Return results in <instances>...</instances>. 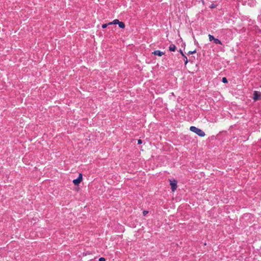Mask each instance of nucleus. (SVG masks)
Returning <instances> with one entry per match:
<instances>
[{
  "instance_id": "nucleus-1",
  "label": "nucleus",
  "mask_w": 261,
  "mask_h": 261,
  "mask_svg": "<svg viewBox=\"0 0 261 261\" xmlns=\"http://www.w3.org/2000/svg\"><path fill=\"white\" fill-rule=\"evenodd\" d=\"M190 130L191 132L195 133V134H196L200 137H204L205 135L203 131H202L201 129H200L198 128H197L195 126H191L190 128Z\"/></svg>"
},
{
  "instance_id": "nucleus-2",
  "label": "nucleus",
  "mask_w": 261,
  "mask_h": 261,
  "mask_svg": "<svg viewBox=\"0 0 261 261\" xmlns=\"http://www.w3.org/2000/svg\"><path fill=\"white\" fill-rule=\"evenodd\" d=\"M169 181L170 185L171 187V190L172 192H174L177 188V181L175 179H170Z\"/></svg>"
},
{
  "instance_id": "nucleus-3",
  "label": "nucleus",
  "mask_w": 261,
  "mask_h": 261,
  "mask_svg": "<svg viewBox=\"0 0 261 261\" xmlns=\"http://www.w3.org/2000/svg\"><path fill=\"white\" fill-rule=\"evenodd\" d=\"M253 99L254 101H257V100L261 99V93L258 91H255L253 92Z\"/></svg>"
},
{
  "instance_id": "nucleus-4",
  "label": "nucleus",
  "mask_w": 261,
  "mask_h": 261,
  "mask_svg": "<svg viewBox=\"0 0 261 261\" xmlns=\"http://www.w3.org/2000/svg\"><path fill=\"white\" fill-rule=\"evenodd\" d=\"M82 179H83L82 174L80 173L78 178H77L76 179H74L73 180V183L74 184V185L77 186L82 181Z\"/></svg>"
},
{
  "instance_id": "nucleus-5",
  "label": "nucleus",
  "mask_w": 261,
  "mask_h": 261,
  "mask_svg": "<svg viewBox=\"0 0 261 261\" xmlns=\"http://www.w3.org/2000/svg\"><path fill=\"white\" fill-rule=\"evenodd\" d=\"M152 54L155 55V56H162V55H164L165 54V53L163 52V51H161V50H154Z\"/></svg>"
},
{
  "instance_id": "nucleus-6",
  "label": "nucleus",
  "mask_w": 261,
  "mask_h": 261,
  "mask_svg": "<svg viewBox=\"0 0 261 261\" xmlns=\"http://www.w3.org/2000/svg\"><path fill=\"white\" fill-rule=\"evenodd\" d=\"M176 47L174 44H171L169 47V50L170 51H175Z\"/></svg>"
},
{
  "instance_id": "nucleus-7",
  "label": "nucleus",
  "mask_w": 261,
  "mask_h": 261,
  "mask_svg": "<svg viewBox=\"0 0 261 261\" xmlns=\"http://www.w3.org/2000/svg\"><path fill=\"white\" fill-rule=\"evenodd\" d=\"M118 24L119 27L120 29H124V28H125V24H124V23L123 22L119 21V23H118Z\"/></svg>"
},
{
  "instance_id": "nucleus-8",
  "label": "nucleus",
  "mask_w": 261,
  "mask_h": 261,
  "mask_svg": "<svg viewBox=\"0 0 261 261\" xmlns=\"http://www.w3.org/2000/svg\"><path fill=\"white\" fill-rule=\"evenodd\" d=\"M214 43L215 44H221V45H222V43L221 42V41L220 40H219V39L218 38H215L214 41Z\"/></svg>"
},
{
  "instance_id": "nucleus-9",
  "label": "nucleus",
  "mask_w": 261,
  "mask_h": 261,
  "mask_svg": "<svg viewBox=\"0 0 261 261\" xmlns=\"http://www.w3.org/2000/svg\"><path fill=\"white\" fill-rule=\"evenodd\" d=\"M120 21L118 19H115L113 21L109 23V24H118Z\"/></svg>"
},
{
  "instance_id": "nucleus-10",
  "label": "nucleus",
  "mask_w": 261,
  "mask_h": 261,
  "mask_svg": "<svg viewBox=\"0 0 261 261\" xmlns=\"http://www.w3.org/2000/svg\"><path fill=\"white\" fill-rule=\"evenodd\" d=\"M208 36L210 41H214L215 38L213 35L209 34Z\"/></svg>"
},
{
  "instance_id": "nucleus-11",
  "label": "nucleus",
  "mask_w": 261,
  "mask_h": 261,
  "mask_svg": "<svg viewBox=\"0 0 261 261\" xmlns=\"http://www.w3.org/2000/svg\"><path fill=\"white\" fill-rule=\"evenodd\" d=\"M222 82L223 83H225V84H226L228 83V81H227V79L226 77H223L222 79Z\"/></svg>"
},
{
  "instance_id": "nucleus-12",
  "label": "nucleus",
  "mask_w": 261,
  "mask_h": 261,
  "mask_svg": "<svg viewBox=\"0 0 261 261\" xmlns=\"http://www.w3.org/2000/svg\"><path fill=\"white\" fill-rule=\"evenodd\" d=\"M196 53V49L194 50L193 51H189L188 53V55H192Z\"/></svg>"
},
{
  "instance_id": "nucleus-13",
  "label": "nucleus",
  "mask_w": 261,
  "mask_h": 261,
  "mask_svg": "<svg viewBox=\"0 0 261 261\" xmlns=\"http://www.w3.org/2000/svg\"><path fill=\"white\" fill-rule=\"evenodd\" d=\"M109 25V23H104L102 25V29H105L107 27V26Z\"/></svg>"
},
{
  "instance_id": "nucleus-14",
  "label": "nucleus",
  "mask_w": 261,
  "mask_h": 261,
  "mask_svg": "<svg viewBox=\"0 0 261 261\" xmlns=\"http://www.w3.org/2000/svg\"><path fill=\"white\" fill-rule=\"evenodd\" d=\"M185 65H186L188 62V60L187 57L186 56V58H184Z\"/></svg>"
},
{
  "instance_id": "nucleus-15",
  "label": "nucleus",
  "mask_w": 261,
  "mask_h": 261,
  "mask_svg": "<svg viewBox=\"0 0 261 261\" xmlns=\"http://www.w3.org/2000/svg\"><path fill=\"white\" fill-rule=\"evenodd\" d=\"M216 5L215 4H211V6H210V8L211 9H213V8H216Z\"/></svg>"
},
{
  "instance_id": "nucleus-16",
  "label": "nucleus",
  "mask_w": 261,
  "mask_h": 261,
  "mask_svg": "<svg viewBox=\"0 0 261 261\" xmlns=\"http://www.w3.org/2000/svg\"><path fill=\"white\" fill-rule=\"evenodd\" d=\"M179 52L181 54V55L182 56V57L184 58H186V56L184 55V54L183 53V52L181 49H180L179 50Z\"/></svg>"
},
{
  "instance_id": "nucleus-17",
  "label": "nucleus",
  "mask_w": 261,
  "mask_h": 261,
  "mask_svg": "<svg viewBox=\"0 0 261 261\" xmlns=\"http://www.w3.org/2000/svg\"><path fill=\"white\" fill-rule=\"evenodd\" d=\"M148 213V212L147 211H144L143 212V216L146 215Z\"/></svg>"
},
{
  "instance_id": "nucleus-18",
  "label": "nucleus",
  "mask_w": 261,
  "mask_h": 261,
  "mask_svg": "<svg viewBox=\"0 0 261 261\" xmlns=\"http://www.w3.org/2000/svg\"><path fill=\"white\" fill-rule=\"evenodd\" d=\"M99 261H106V259L104 257H100L99 258Z\"/></svg>"
},
{
  "instance_id": "nucleus-19",
  "label": "nucleus",
  "mask_w": 261,
  "mask_h": 261,
  "mask_svg": "<svg viewBox=\"0 0 261 261\" xmlns=\"http://www.w3.org/2000/svg\"><path fill=\"white\" fill-rule=\"evenodd\" d=\"M142 143V141L141 139H139L138 140V144H141Z\"/></svg>"
},
{
  "instance_id": "nucleus-20",
  "label": "nucleus",
  "mask_w": 261,
  "mask_h": 261,
  "mask_svg": "<svg viewBox=\"0 0 261 261\" xmlns=\"http://www.w3.org/2000/svg\"><path fill=\"white\" fill-rule=\"evenodd\" d=\"M260 87L261 88V85L260 86Z\"/></svg>"
}]
</instances>
